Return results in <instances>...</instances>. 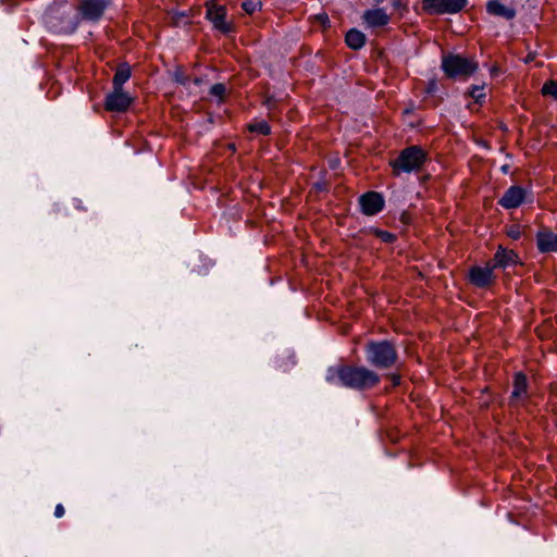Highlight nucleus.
Returning a JSON list of instances; mask_svg holds the SVG:
<instances>
[{"instance_id":"4468645a","label":"nucleus","mask_w":557,"mask_h":557,"mask_svg":"<svg viewBox=\"0 0 557 557\" xmlns=\"http://www.w3.org/2000/svg\"><path fill=\"white\" fill-rule=\"evenodd\" d=\"M536 243L541 252H557V234L550 231L539 232Z\"/></svg>"},{"instance_id":"20e7f679","label":"nucleus","mask_w":557,"mask_h":557,"mask_svg":"<svg viewBox=\"0 0 557 557\" xmlns=\"http://www.w3.org/2000/svg\"><path fill=\"white\" fill-rule=\"evenodd\" d=\"M426 152L419 146L404 149L397 159L392 162L396 173L418 171L426 161Z\"/></svg>"},{"instance_id":"f257e3e1","label":"nucleus","mask_w":557,"mask_h":557,"mask_svg":"<svg viewBox=\"0 0 557 557\" xmlns=\"http://www.w3.org/2000/svg\"><path fill=\"white\" fill-rule=\"evenodd\" d=\"M325 380L332 385L362 391L379 384L380 376L366 367L337 364L327 369Z\"/></svg>"},{"instance_id":"cd10ccee","label":"nucleus","mask_w":557,"mask_h":557,"mask_svg":"<svg viewBox=\"0 0 557 557\" xmlns=\"http://www.w3.org/2000/svg\"><path fill=\"white\" fill-rule=\"evenodd\" d=\"M391 379H392L393 385H398V384H399V382H400V376H399V375H395V374H393V375L391 376Z\"/></svg>"},{"instance_id":"39448f33","label":"nucleus","mask_w":557,"mask_h":557,"mask_svg":"<svg viewBox=\"0 0 557 557\" xmlns=\"http://www.w3.org/2000/svg\"><path fill=\"white\" fill-rule=\"evenodd\" d=\"M206 9V17L212 23L215 29L224 34L233 32V24L226 20V8L224 5L208 1Z\"/></svg>"},{"instance_id":"bb28decb","label":"nucleus","mask_w":557,"mask_h":557,"mask_svg":"<svg viewBox=\"0 0 557 557\" xmlns=\"http://www.w3.org/2000/svg\"><path fill=\"white\" fill-rule=\"evenodd\" d=\"M64 513H65V509H64L63 505L58 504V505L55 506V509H54V516H55V518H61V517H63V516H64Z\"/></svg>"},{"instance_id":"7ed1b4c3","label":"nucleus","mask_w":557,"mask_h":557,"mask_svg":"<svg viewBox=\"0 0 557 557\" xmlns=\"http://www.w3.org/2000/svg\"><path fill=\"white\" fill-rule=\"evenodd\" d=\"M442 69L450 78L465 79L478 70V63L460 54L443 57Z\"/></svg>"},{"instance_id":"4be33fe9","label":"nucleus","mask_w":557,"mask_h":557,"mask_svg":"<svg viewBox=\"0 0 557 557\" xmlns=\"http://www.w3.org/2000/svg\"><path fill=\"white\" fill-rule=\"evenodd\" d=\"M169 17L172 24L180 26L188 23V16L185 12H170Z\"/></svg>"},{"instance_id":"a211bd4d","label":"nucleus","mask_w":557,"mask_h":557,"mask_svg":"<svg viewBox=\"0 0 557 557\" xmlns=\"http://www.w3.org/2000/svg\"><path fill=\"white\" fill-rule=\"evenodd\" d=\"M345 40L349 48L357 50L366 44V36L360 30L350 29L346 34Z\"/></svg>"},{"instance_id":"b1692460","label":"nucleus","mask_w":557,"mask_h":557,"mask_svg":"<svg viewBox=\"0 0 557 557\" xmlns=\"http://www.w3.org/2000/svg\"><path fill=\"white\" fill-rule=\"evenodd\" d=\"M470 96L476 101L481 102L485 98L483 86H473L470 91Z\"/></svg>"},{"instance_id":"412c9836","label":"nucleus","mask_w":557,"mask_h":557,"mask_svg":"<svg viewBox=\"0 0 557 557\" xmlns=\"http://www.w3.org/2000/svg\"><path fill=\"white\" fill-rule=\"evenodd\" d=\"M261 5L262 3L260 0H244L242 3L243 10L247 14H253L255 12L259 11Z\"/></svg>"},{"instance_id":"9d476101","label":"nucleus","mask_w":557,"mask_h":557,"mask_svg":"<svg viewBox=\"0 0 557 557\" xmlns=\"http://www.w3.org/2000/svg\"><path fill=\"white\" fill-rule=\"evenodd\" d=\"M527 191L520 186L509 187L498 203L505 209L518 208L525 199Z\"/></svg>"},{"instance_id":"9b49d317","label":"nucleus","mask_w":557,"mask_h":557,"mask_svg":"<svg viewBox=\"0 0 557 557\" xmlns=\"http://www.w3.org/2000/svg\"><path fill=\"white\" fill-rule=\"evenodd\" d=\"M362 212L367 215H374L383 209L384 199L375 191H369L360 197Z\"/></svg>"},{"instance_id":"c85d7f7f","label":"nucleus","mask_w":557,"mask_h":557,"mask_svg":"<svg viewBox=\"0 0 557 557\" xmlns=\"http://www.w3.org/2000/svg\"><path fill=\"white\" fill-rule=\"evenodd\" d=\"M376 3H381L383 2L384 0H374Z\"/></svg>"},{"instance_id":"a878e982","label":"nucleus","mask_w":557,"mask_h":557,"mask_svg":"<svg viewBox=\"0 0 557 557\" xmlns=\"http://www.w3.org/2000/svg\"><path fill=\"white\" fill-rule=\"evenodd\" d=\"M508 236L513 238V239H518L520 237V231L517 226H512L509 231H508Z\"/></svg>"},{"instance_id":"f3484780","label":"nucleus","mask_w":557,"mask_h":557,"mask_svg":"<svg viewBox=\"0 0 557 557\" xmlns=\"http://www.w3.org/2000/svg\"><path fill=\"white\" fill-rule=\"evenodd\" d=\"M527 394V377L521 372L515 375L513 381V391L511 393V398L515 400H520Z\"/></svg>"},{"instance_id":"aec40b11","label":"nucleus","mask_w":557,"mask_h":557,"mask_svg":"<svg viewBox=\"0 0 557 557\" xmlns=\"http://www.w3.org/2000/svg\"><path fill=\"white\" fill-rule=\"evenodd\" d=\"M249 131L261 135H268L270 134L271 128L265 121H258L249 125Z\"/></svg>"},{"instance_id":"ddd939ff","label":"nucleus","mask_w":557,"mask_h":557,"mask_svg":"<svg viewBox=\"0 0 557 557\" xmlns=\"http://www.w3.org/2000/svg\"><path fill=\"white\" fill-rule=\"evenodd\" d=\"M491 262L495 269L507 268L509 265L518 264L519 258L513 250H508L499 246Z\"/></svg>"},{"instance_id":"423d86ee","label":"nucleus","mask_w":557,"mask_h":557,"mask_svg":"<svg viewBox=\"0 0 557 557\" xmlns=\"http://www.w3.org/2000/svg\"><path fill=\"white\" fill-rule=\"evenodd\" d=\"M467 3L468 0H423V9L431 14H456Z\"/></svg>"},{"instance_id":"f8f14e48","label":"nucleus","mask_w":557,"mask_h":557,"mask_svg":"<svg viewBox=\"0 0 557 557\" xmlns=\"http://www.w3.org/2000/svg\"><path fill=\"white\" fill-rule=\"evenodd\" d=\"M362 20L368 27H383L389 23V15L382 8L367 10L362 14Z\"/></svg>"},{"instance_id":"1a4fd4ad","label":"nucleus","mask_w":557,"mask_h":557,"mask_svg":"<svg viewBox=\"0 0 557 557\" xmlns=\"http://www.w3.org/2000/svg\"><path fill=\"white\" fill-rule=\"evenodd\" d=\"M108 3L106 0H83L78 7L82 17L96 22L102 16Z\"/></svg>"},{"instance_id":"0eeeda50","label":"nucleus","mask_w":557,"mask_h":557,"mask_svg":"<svg viewBox=\"0 0 557 557\" xmlns=\"http://www.w3.org/2000/svg\"><path fill=\"white\" fill-rule=\"evenodd\" d=\"M494 269L492 262H487L484 267L471 268L469 272L470 282L480 288L491 286L495 281Z\"/></svg>"},{"instance_id":"6ab92c4d","label":"nucleus","mask_w":557,"mask_h":557,"mask_svg":"<svg viewBox=\"0 0 557 557\" xmlns=\"http://www.w3.org/2000/svg\"><path fill=\"white\" fill-rule=\"evenodd\" d=\"M131 77V67L126 64L120 65L113 77V88L122 89V86Z\"/></svg>"},{"instance_id":"2eb2a0df","label":"nucleus","mask_w":557,"mask_h":557,"mask_svg":"<svg viewBox=\"0 0 557 557\" xmlns=\"http://www.w3.org/2000/svg\"><path fill=\"white\" fill-rule=\"evenodd\" d=\"M486 10L490 14L500 16L506 20H511L516 16V11L511 7H507L499 0H491L486 4Z\"/></svg>"},{"instance_id":"dca6fc26","label":"nucleus","mask_w":557,"mask_h":557,"mask_svg":"<svg viewBox=\"0 0 557 557\" xmlns=\"http://www.w3.org/2000/svg\"><path fill=\"white\" fill-rule=\"evenodd\" d=\"M65 13V5H51L46 14H45V20H46V23L48 25H50L51 27H54V28H58L59 30H65L67 27L66 26H63V25H58L54 20L58 17L59 14H64Z\"/></svg>"},{"instance_id":"f03ea898","label":"nucleus","mask_w":557,"mask_h":557,"mask_svg":"<svg viewBox=\"0 0 557 557\" xmlns=\"http://www.w3.org/2000/svg\"><path fill=\"white\" fill-rule=\"evenodd\" d=\"M367 360L374 367L381 369L391 368L397 360L395 347L386 341L371 342L366 348Z\"/></svg>"},{"instance_id":"6e6552de","label":"nucleus","mask_w":557,"mask_h":557,"mask_svg":"<svg viewBox=\"0 0 557 557\" xmlns=\"http://www.w3.org/2000/svg\"><path fill=\"white\" fill-rule=\"evenodd\" d=\"M132 103V98L123 89L113 88V91L108 94L104 101V108L110 112H124Z\"/></svg>"},{"instance_id":"5701e85b","label":"nucleus","mask_w":557,"mask_h":557,"mask_svg":"<svg viewBox=\"0 0 557 557\" xmlns=\"http://www.w3.org/2000/svg\"><path fill=\"white\" fill-rule=\"evenodd\" d=\"M542 92L545 96H552L557 99V79L546 82L542 88Z\"/></svg>"},{"instance_id":"393cba45","label":"nucleus","mask_w":557,"mask_h":557,"mask_svg":"<svg viewBox=\"0 0 557 557\" xmlns=\"http://www.w3.org/2000/svg\"><path fill=\"white\" fill-rule=\"evenodd\" d=\"M225 90L226 88L223 84H214L210 89V94L222 100L225 95Z\"/></svg>"}]
</instances>
